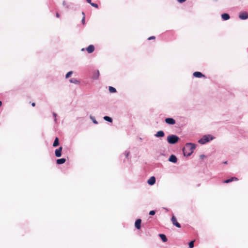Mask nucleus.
I'll list each match as a JSON object with an SVG mask.
<instances>
[{"label": "nucleus", "mask_w": 248, "mask_h": 248, "mask_svg": "<svg viewBox=\"0 0 248 248\" xmlns=\"http://www.w3.org/2000/svg\"><path fill=\"white\" fill-rule=\"evenodd\" d=\"M195 148V144L191 143H186L183 149L184 155L187 156L190 155Z\"/></svg>", "instance_id": "1"}, {"label": "nucleus", "mask_w": 248, "mask_h": 248, "mask_svg": "<svg viewBox=\"0 0 248 248\" xmlns=\"http://www.w3.org/2000/svg\"><path fill=\"white\" fill-rule=\"evenodd\" d=\"M179 137L175 135H169L167 137V141L171 144H175L177 143L179 140Z\"/></svg>", "instance_id": "2"}, {"label": "nucleus", "mask_w": 248, "mask_h": 248, "mask_svg": "<svg viewBox=\"0 0 248 248\" xmlns=\"http://www.w3.org/2000/svg\"><path fill=\"white\" fill-rule=\"evenodd\" d=\"M239 17L241 19H247L248 18V13L246 12H242L239 14Z\"/></svg>", "instance_id": "3"}, {"label": "nucleus", "mask_w": 248, "mask_h": 248, "mask_svg": "<svg viewBox=\"0 0 248 248\" xmlns=\"http://www.w3.org/2000/svg\"><path fill=\"white\" fill-rule=\"evenodd\" d=\"M171 221L174 225H175V226L179 228H181V225L177 222L176 217L173 216L172 217Z\"/></svg>", "instance_id": "4"}, {"label": "nucleus", "mask_w": 248, "mask_h": 248, "mask_svg": "<svg viewBox=\"0 0 248 248\" xmlns=\"http://www.w3.org/2000/svg\"><path fill=\"white\" fill-rule=\"evenodd\" d=\"M62 147H60L58 149H57L55 150V155L56 157H60L62 155Z\"/></svg>", "instance_id": "5"}, {"label": "nucleus", "mask_w": 248, "mask_h": 248, "mask_svg": "<svg viewBox=\"0 0 248 248\" xmlns=\"http://www.w3.org/2000/svg\"><path fill=\"white\" fill-rule=\"evenodd\" d=\"M165 122L169 124H175V121L174 119L171 118H168L165 119Z\"/></svg>", "instance_id": "6"}, {"label": "nucleus", "mask_w": 248, "mask_h": 248, "mask_svg": "<svg viewBox=\"0 0 248 248\" xmlns=\"http://www.w3.org/2000/svg\"><path fill=\"white\" fill-rule=\"evenodd\" d=\"M141 220L140 219H138L136 220L135 223V226L137 229H140L141 227Z\"/></svg>", "instance_id": "7"}, {"label": "nucleus", "mask_w": 248, "mask_h": 248, "mask_svg": "<svg viewBox=\"0 0 248 248\" xmlns=\"http://www.w3.org/2000/svg\"><path fill=\"white\" fill-rule=\"evenodd\" d=\"M193 76L198 78H200L202 77H205V76L203 75L201 72H195L193 74Z\"/></svg>", "instance_id": "8"}, {"label": "nucleus", "mask_w": 248, "mask_h": 248, "mask_svg": "<svg viewBox=\"0 0 248 248\" xmlns=\"http://www.w3.org/2000/svg\"><path fill=\"white\" fill-rule=\"evenodd\" d=\"M155 183V178L154 176H152L148 180V184L150 185H153Z\"/></svg>", "instance_id": "9"}, {"label": "nucleus", "mask_w": 248, "mask_h": 248, "mask_svg": "<svg viewBox=\"0 0 248 248\" xmlns=\"http://www.w3.org/2000/svg\"><path fill=\"white\" fill-rule=\"evenodd\" d=\"M86 50L89 53H91L94 50V47L93 45H91L87 47Z\"/></svg>", "instance_id": "10"}, {"label": "nucleus", "mask_w": 248, "mask_h": 248, "mask_svg": "<svg viewBox=\"0 0 248 248\" xmlns=\"http://www.w3.org/2000/svg\"><path fill=\"white\" fill-rule=\"evenodd\" d=\"M170 162L176 163L177 161L176 157L174 155H171L169 159Z\"/></svg>", "instance_id": "11"}, {"label": "nucleus", "mask_w": 248, "mask_h": 248, "mask_svg": "<svg viewBox=\"0 0 248 248\" xmlns=\"http://www.w3.org/2000/svg\"><path fill=\"white\" fill-rule=\"evenodd\" d=\"M237 180H238V179L236 177H233L231 178L230 179L225 180L223 182L224 183H229L232 182L233 181H237Z\"/></svg>", "instance_id": "12"}, {"label": "nucleus", "mask_w": 248, "mask_h": 248, "mask_svg": "<svg viewBox=\"0 0 248 248\" xmlns=\"http://www.w3.org/2000/svg\"><path fill=\"white\" fill-rule=\"evenodd\" d=\"M155 136L157 137H162L164 136V133L163 131L160 130L158 131Z\"/></svg>", "instance_id": "13"}, {"label": "nucleus", "mask_w": 248, "mask_h": 248, "mask_svg": "<svg viewBox=\"0 0 248 248\" xmlns=\"http://www.w3.org/2000/svg\"><path fill=\"white\" fill-rule=\"evenodd\" d=\"M221 17H222V19L224 20H228V19H229V18L230 17L229 14H226V13L222 14L221 15Z\"/></svg>", "instance_id": "14"}, {"label": "nucleus", "mask_w": 248, "mask_h": 248, "mask_svg": "<svg viewBox=\"0 0 248 248\" xmlns=\"http://www.w3.org/2000/svg\"><path fill=\"white\" fill-rule=\"evenodd\" d=\"M66 159L65 158L58 159L56 161L58 164H62L65 162Z\"/></svg>", "instance_id": "15"}, {"label": "nucleus", "mask_w": 248, "mask_h": 248, "mask_svg": "<svg viewBox=\"0 0 248 248\" xmlns=\"http://www.w3.org/2000/svg\"><path fill=\"white\" fill-rule=\"evenodd\" d=\"M59 145V140L58 138L56 137L53 144V147H57Z\"/></svg>", "instance_id": "16"}, {"label": "nucleus", "mask_w": 248, "mask_h": 248, "mask_svg": "<svg viewBox=\"0 0 248 248\" xmlns=\"http://www.w3.org/2000/svg\"><path fill=\"white\" fill-rule=\"evenodd\" d=\"M159 237L162 239L163 242H166L167 241V238L166 236V235L164 234H159Z\"/></svg>", "instance_id": "17"}, {"label": "nucleus", "mask_w": 248, "mask_h": 248, "mask_svg": "<svg viewBox=\"0 0 248 248\" xmlns=\"http://www.w3.org/2000/svg\"><path fill=\"white\" fill-rule=\"evenodd\" d=\"M109 91L110 93H114L116 92V90L115 89V88L111 87V86H109Z\"/></svg>", "instance_id": "18"}, {"label": "nucleus", "mask_w": 248, "mask_h": 248, "mask_svg": "<svg viewBox=\"0 0 248 248\" xmlns=\"http://www.w3.org/2000/svg\"><path fill=\"white\" fill-rule=\"evenodd\" d=\"M104 119L108 122H112V118H111L110 117H108V116H105L104 117Z\"/></svg>", "instance_id": "19"}, {"label": "nucleus", "mask_w": 248, "mask_h": 248, "mask_svg": "<svg viewBox=\"0 0 248 248\" xmlns=\"http://www.w3.org/2000/svg\"><path fill=\"white\" fill-rule=\"evenodd\" d=\"M199 143H200V144H204L206 142L205 141V140L203 139V138H202L201 139H200L199 141H198Z\"/></svg>", "instance_id": "20"}, {"label": "nucleus", "mask_w": 248, "mask_h": 248, "mask_svg": "<svg viewBox=\"0 0 248 248\" xmlns=\"http://www.w3.org/2000/svg\"><path fill=\"white\" fill-rule=\"evenodd\" d=\"M195 240L192 241L189 243V247L190 248H193L194 247V242Z\"/></svg>", "instance_id": "21"}, {"label": "nucleus", "mask_w": 248, "mask_h": 248, "mask_svg": "<svg viewBox=\"0 0 248 248\" xmlns=\"http://www.w3.org/2000/svg\"><path fill=\"white\" fill-rule=\"evenodd\" d=\"M203 139L205 140V141L207 142H208L209 141H210V139H209V136H204L203 137Z\"/></svg>", "instance_id": "22"}, {"label": "nucleus", "mask_w": 248, "mask_h": 248, "mask_svg": "<svg viewBox=\"0 0 248 248\" xmlns=\"http://www.w3.org/2000/svg\"><path fill=\"white\" fill-rule=\"evenodd\" d=\"M82 14L83 15V17H82V24L83 25H84L85 24V14L83 12H82Z\"/></svg>", "instance_id": "23"}, {"label": "nucleus", "mask_w": 248, "mask_h": 248, "mask_svg": "<svg viewBox=\"0 0 248 248\" xmlns=\"http://www.w3.org/2000/svg\"><path fill=\"white\" fill-rule=\"evenodd\" d=\"M72 73H73L72 71H70V72H68L66 75V76H65L66 78H67L69 77H70V76L72 74Z\"/></svg>", "instance_id": "24"}, {"label": "nucleus", "mask_w": 248, "mask_h": 248, "mask_svg": "<svg viewBox=\"0 0 248 248\" xmlns=\"http://www.w3.org/2000/svg\"><path fill=\"white\" fill-rule=\"evenodd\" d=\"M91 5L92 6H93V7H95V8H97L98 7V5H97V4H96V3H92L91 4Z\"/></svg>", "instance_id": "25"}, {"label": "nucleus", "mask_w": 248, "mask_h": 248, "mask_svg": "<svg viewBox=\"0 0 248 248\" xmlns=\"http://www.w3.org/2000/svg\"><path fill=\"white\" fill-rule=\"evenodd\" d=\"M70 82L75 83L78 82V81L76 79H70Z\"/></svg>", "instance_id": "26"}, {"label": "nucleus", "mask_w": 248, "mask_h": 248, "mask_svg": "<svg viewBox=\"0 0 248 248\" xmlns=\"http://www.w3.org/2000/svg\"><path fill=\"white\" fill-rule=\"evenodd\" d=\"M155 211L154 210H152L149 212V215L153 216L155 214Z\"/></svg>", "instance_id": "27"}, {"label": "nucleus", "mask_w": 248, "mask_h": 248, "mask_svg": "<svg viewBox=\"0 0 248 248\" xmlns=\"http://www.w3.org/2000/svg\"><path fill=\"white\" fill-rule=\"evenodd\" d=\"M155 36H151V37H149L148 38V40H152V39H155Z\"/></svg>", "instance_id": "28"}, {"label": "nucleus", "mask_w": 248, "mask_h": 248, "mask_svg": "<svg viewBox=\"0 0 248 248\" xmlns=\"http://www.w3.org/2000/svg\"><path fill=\"white\" fill-rule=\"evenodd\" d=\"M180 3H183L186 1V0H177Z\"/></svg>", "instance_id": "29"}, {"label": "nucleus", "mask_w": 248, "mask_h": 248, "mask_svg": "<svg viewBox=\"0 0 248 248\" xmlns=\"http://www.w3.org/2000/svg\"><path fill=\"white\" fill-rule=\"evenodd\" d=\"M56 16L57 17L59 18L60 16V14H59V13H57L56 14Z\"/></svg>", "instance_id": "30"}, {"label": "nucleus", "mask_w": 248, "mask_h": 248, "mask_svg": "<svg viewBox=\"0 0 248 248\" xmlns=\"http://www.w3.org/2000/svg\"><path fill=\"white\" fill-rule=\"evenodd\" d=\"M86 1H87L88 3H90V4L92 3V2H91V0H86Z\"/></svg>", "instance_id": "31"}, {"label": "nucleus", "mask_w": 248, "mask_h": 248, "mask_svg": "<svg viewBox=\"0 0 248 248\" xmlns=\"http://www.w3.org/2000/svg\"><path fill=\"white\" fill-rule=\"evenodd\" d=\"M31 105H32V107H35V103L33 102V103H32Z\"/></svg>", "instance_id": "32"}, {"label": "nucleus", "mask_w": 248, "mask_h": 248, "mask_svg": "<svg viewBox=\"0 0 248 248\" xmlns=\"http://www.w3.org/2000/svg\"><path fill=\"white\" fill-rule=\"evenodd\" d=\"M200 157L201 158H203L205 157V156L204 155H201Z\"/></svg>", "instance_id": "33"}, {"label": "nucleus", "mask_w": 248, "mask_h": 248, "mask_svg": "<svg viewBox=\"0 0 248 248\" xmlns=\"http://www.w3.org/2000/svg\"><path fill=\"white\" fill-rule=\"evenodd\" d=\"M1 105H2V102H1V101H0V107H1Z\"/></svg>", "instance_id": "34"}, {"label": "nucleus", "mask_w": 248, "mask_h": 248, "mask_svg": "<svg viewBox=\"0 0 248 248\" xmlns=\"http://www.w3.org/2000/svg\"><path fill=\"white\" fill-rule=\"evenodd\" d=\"M128 155H129V152H128V153L126 154V157H127V156H128Z\"/></svg>", "instance_id": "35"}, {"label": "nucleus", "mask_w": 248, "mask_h": 248, "mask_svg": "<svg viewBox=\"0 0 248 248\" xmlns=\"http://www.w3.org/2000/svg\"><path fill=\"white\" fill-rule=\"evenodd\" d=\"M54 117H56V114L55 113H54Z\"/></svg>", "instance_id": "36"}, {"label": "nucleus", "mask_w": 248, "mask_h": 248, "mask_svg": "<svg viewBox=\"0 0 248 248\" xmlns=\"http://www.w3.org/2000/svg\"><path fill=\"white\" fill-rule=\"evenodd\" d=\"M227 161H225L224 162V164H227Z\"/></svg>", "instance_id": "37"}, {"label": "nucleus", "mask_w": 248, "mask_h": 248, "mask_svg": "<svg viewBox=\"0 0 248 248\" xmlns=\"http://www.w3.org/2000/svg\"><path fill=\"white\" fill-rule=\"evenodd\" d=\"M84 50H85V49H84V48H82V49H81V50H82V51H84Z\"/></svg>", "instance_id": "38"}, {"label": "nucleus", "mask_w": 248, "mask_h": 248, "mask_svg": "<svg viewBox=\"0 0 248 248\" xmlns=\"http://www.w3.org/2000/svg\"><path fill=\"white\" fill-rule=\"evenodd\" d=\"M94 122V123H95V124H96V123H97V122H96L95 121H94V122Z\"/></svg>", "instance_id": "39"}]
</instances>
